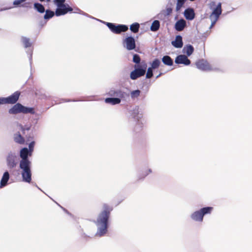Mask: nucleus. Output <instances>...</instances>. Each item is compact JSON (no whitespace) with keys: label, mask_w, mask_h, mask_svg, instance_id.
<instances>
[{"label":"nucleus","mask_w":252,"mask_h":252,"mask_svg":"<svg viewBox=\"0 0 252 252\" xmlns=\"http://www.w3.org/2000/svg\"><path fill=\"white\" fill-rule=\"evenodd\" d=\"M6 104L5 98H0V104Z\"/></svg>","instance_id":"obj_35"},{"label":"nucleus","mask_w":252,"mask_h":252,"mask_svg":"<svg viewBox=\"0 0 252 252\" xmlns=\"http://www.w3.org/2000/svg\"><path fill=\"white\" fill-rule=\"evenodd\" d=\"M186 26V21L184 20H180L175 24V28L178 31H182Z\"/></svg>","instance_id":"obj_18"},{"label":"nucleus","mask_w":252,"mask_h":252,"mask_svg":"<svg viewBox=\"0 0 252 252\" xmlns=\"http://www.w3.org/2000/svg\"><path fill=\"white\" fill-rule=\"evenodd\" d=\"M34 9L36 10L39 13H44L45 11V8L44 6L40 3H36L34 5Z\"/></svg>","instance_id":"obj_24"},{"label":"nucleus","mask_w":252,"mask_h":252,"mask_svg":"<svg viewBox=\"0 0 252 252\" xmlns=\"http://www.w3.org/2000/svg\"><path fill=\"white\" fill-rule=\"evenodd\" d=\"M9 179V174L8 171H5L0 181V187H4L6 185L7 182Z\"/></svg>","instance_id":"obj_17"},{"label":"nucleus","mask_w":252,"mask_h":252,"mask_svg":"<svg viewBox=\"0 0 252 252\" xmlns=\"http://www.w3.org/2000/svg\"><path fill=\"white\" fill-rule=\"evenodd\" d=\"M55 13L53 11L51 10H47L46 11L45 14L44 16V18L45 20H49L52 17H53Z\"/></svg>","instance_id":"obj_26"},{"label":"nucleus","mask_w":252,"mask_h":252,"mask_svg":"<svg viewBox=\"0 0 252 252\" xmlns=\"http://www.w3.org/2000/svg\"><path fill=\"white\" fill-rule=\"evenodd\" d=\"M142 68H135L130 73V77L132 80H135L138 78L143 76L146 72L147 64L144 63L141 65Z\"/></svg>","instance_id":"obj_8"},{"label":"nucleus","mask_w":252,"mask_h":252,"mask_svg":"<svg viewBox=\"0 0 252 252\" xmlns=\"http://www.w3.org/2000/svg\"><path fill=\"white\" fill-rule=\"evenodd\" d=\"M19 127L23 133H24V131H25V130H28L30 128V127H28L27 128H25L22 125H20Z\"/></svg>","instance_id":"obj_34"},{"label":"nucleus","mask_w":252,"mask_h":252,"mask_svg":"<svg viewBox=\"0 0 252 252\" xmlns=\"http://www.w3.org/2000/svg\"><path fill=\"white\" fill-rule=\"evenodd\" d=\"M20 93L19 92H16L11 95L5 98L6 104H14L19 99Z\"/></svg>","instance_id":"obj_12"},{"label":"nucleus","mask_w":252,"mask_h":252,"mask_svg":"<svg viewBox=\"0 0 252 252\" xmlns=\"http://www.w3.org/2000/svg\"><path fill=\"white\" fill-rule=\"evenodd\" d=\"M8 113L14 115L19 113L34 114L35 111L32 107H27L23 106L21 103H17L9 109Z\"/></svg>","instance_id":"obj_3"},{"label":"nucleus","mask_w":252,"mask_h":252,"mask_svg":"<svg viewBox=\"0 0 252 252\" xmlns=\"http://www.w3.org/2000/svg\"><path fill=\"white\" fill-rule=\"evenodd\" d=\"M6 163L9 169L15 168L17 164L16 156L12 154H9L6 158Z\"/></svg>","instance_id":"obj_10"},{"label":"nucleus","mask_w":252,"mask_h":252,"mask_svg":"<svg viewBox=\"0 0 252 252\" xmlns=\"http://www.w3.org/2000/svg\"><path fill=\"white\" fill-rule=\"evenodd\" d=\"M197 68L200 70L205 71H209L213 70L212 65L206 60L203 59L198 60L195 62Z\"/></svg>","instance_id":"obj_6"},{"label":"nucleus","mask_w":252,"mask_h":252,"mask_svg":"<svg viewBox=\"0 0 252 252\" xmlns=\"http://www.w3.org/2000/svg\"><path fill=\"white\" fill-rule=\"evenodd\" d=\"M40 0V1H44V0Z\"/></svg>","instance_id":"obj_40"},{"label":"nucleus","mask_w":252,"mask_h":252,"mask_svg":"<svg viewBox=\"0 0 252 252\" xmlns=\"http://www.w3.org/2000/svg\"><path fill=\"white\" fill-rule=\"evenodd\" d=\"M113 208L107 203L102 205V210L98 215L95 223L98 226L97 234L103 236L107 231L108 220Z\"/></svg>","instance_id":"obj_1"},{"label":"nucleus","mask_w":252,"mask_h":252,"mask_svg":"<svg viewBox=\"0 0 252 252\" xmlns=\"http://www.w3.org/2000/svg\"><path fill=\"white\" fill-rule=\"evenodd\" d=\"M184 53H185L188 56H190L194 51V48L191 45H186L184 48Z\"/></svg>","instance_id":"obj_22"},{"label":"nucleus","mask_w":252,"mask_h":252,"mask_svg":"<svg viewBox=\"0 0 252 252\" xmlns=\"http://www.w3.org/2000/svg\"><path fill=\"white\" fill-rule=\"evenodd\" d=\"M22 41L25 48L30 47L32 46V43L30 42L29 38L23 37L22 38Z\"/></svg>","instance_id":"obj_25"},{"label":"nucleus","mask_w":252,"mask_h":252,"mask_svg":"<svg viewBox=\"0 0 252 252\" xmlns=\"http://www.w3.org/2000/svg\"><path fill=\"white\" fill-rule=\"evenodd\" d=\"M172 44L176 48H181L183 45L182 37L180 35H177L175 40L172 41Z\"/></svg>","instance_id":"obj_16"},{"label":"nucleus","mask_w":252,"mask_h":252,"mask_svg":"<svg viewBox=\"0 0 252 252\" xmlns=\"http://www.w3.org/2000/svg\"><path fill=\"white\" fill-rule=\"evenodd\" d=\"M194 12L192 8H188L184 11V16L186 18L189 20H191L194 18Z\"/></svg>","instance_id":"obj_15"},{"label":"nucleus","mask_w":252,"mask_h":252,"mask_svg":"<svg viewBox=\"0 0 252 252\" xmlns=\"http://www.w3.org/2000/svg\"><path fill=\"white\" fill-rule=\"evenodd\" d=\"M159 26H160V23H159V22L158 21V20H155L151 26V31H157L158 30L159 28Z\"/></svg>","instance_id":"obj_23"},{"label":"nucleus","mask_w":252,"mask_h":252,"mask_svg":"<svg viewBox=\"0 0 252 252\" xmlns=\"http://www.w3.org/2000/svg\"><path fill=\"white\" fill-rule=\"evenodd\" d=\"M139 28V24L138 23H134L130 26L131 32H138Z\"/></svg>","instance_id":"obj_29"},{"label":"nucleus","mask_w":252,"mask_h":252,"mask_svg":"<svg viewBox=\"0 0 252 252\" xmlns=\"http://www.w3.org/2000/svg\"><path fill=\"white\" fill-rule=\"evenodd\" d=\"M29 150L24 148L20 151V156L21 160L19 167L22 170L21 175L24 182L30 183L32 181L31 162L28 158Z\"/></svg>","instance_id":"obj_2"},{"label":"nucleus","mask_w":252,"mask_h":252,"mask_svg":"<svg viewBox=\"0 0 252 252\" xmlns=\"http://www.w3.org/2000/svg\"><path fill=\"white\" fill-rule=\"evenodd\" d=\"M141 59L140 56L137 54H134L133 57V62L136 63H140Z\"/></svg>","instance_id":"obj_31"},{"label":"nucleus","mask_w":252,"mask_h":252,"mask_svg":"<svg viewBox=\"0 0 252 252\" xmlns=\"http://www.w3.org/2000/svg\"><path fill=\"white\" fill-rule=\"evenodd\" d=\"M109 94L111 96H116V98H124L125 96V93L121 90H111L109 92Z\"/></svg>","instance_id":"obj_14"},{"label":"nucleus","mask_w":252,"mask_h":252,"mask_svg":"<svg viewBox=\"0 0 252 252\" xmlns=\"http://www.w3.org/2000/svg\"><path fill=\"white\" fill-rule=\"evenodd\" d=\"M213 210L212 207H207L201 208L199 210L195 211L190 216L192 220L196 221L202 222L204 216L211 213Z\"/></svg>","instance_id":"obj_4"},{"label":"nucleus","mask_w":252,"mask_h":252,"mask_svg":"<svg viewBox=\"0 0 252 252\" xmlns=\"http://www.w3.org/2000/svg\"><path fill=\"white\" fill-rule=\"evenodd\" d=\"M126 48L129 50H133L135 48V42L134 38L132 37H128L126 39Z\"/></svg>","instance_id":"obj_13"},{"label":"nucleus","mask_w":252,"mask_h":252,"mask_svg":"<svg viewBox=\"0 0 252 252\" xmlns=\"http://www.w3.org/2000/svg\"><path fill=\"white\" fill-rule=\"evenodd\" d=\"M65 0H55V3L58 6L56 10V15L57 16L64 15L69 11H72V8L68 4H64Z\"/></svg>","instance_id":"obj_5"},{"label":"nucleus","mask_w":252,"mask_h":252,"mask_svg":"<svg viewBox=\"0 0 252 252\" xmlns=\"http://www.w3.org/2000/svg\"><path fill=\"white\" fill-rule=\"evenodd\" d=\"M175 62L177 64H183L188 65L190 63V61L185 55H178L175 59Z\"/></svg>","instance_id":"obj_11"},{"label":"nucleus","mask_w":252,"mask_h":252,"mask_svg":"<svg viewBox=\"0 0 252 252\" xmlns=\"http://www.w3.org/2000/svg\"><path fill=\"white\" fill-rule=\"evenodd\" d=\"M26 0H15L13 2V4L15 5H18Z\"/></svg>","instance_id":"obj_33"},{"label":"nucleus","mask_w":252,"mask_h":252,"mask_svg":"<svg viewBox=\"0 0 252 252\" xmlns=\"http://www.w3.org/2000/svg\"><path fill=\"white\" fill-rule=\"evenodd\" d=\"M221 3L219 2L217 7L214 8L210 15V18L212 22L211 27L213 26L218 21L220 15L221 14Z\"/></svg>","instance_id":"obj_7"},{"label":"nucleus","mask_w":252,"mask_h":252,"mask_svg":"<svg viewBox=\"0 0 252 252\" xmlns=\"http://www.w3.org/2000/svg\"><path fill=\"white\" fill-rule=\"evenodd\" d=\"M163 63L168 66H172L173 64V60L169 56H164L162 58Z\"/></svg>","instance_id":"obj_19"},{"label":"nucleus","mask_w":252,"mask_h":252,"mask_svg":"<svg viewBox=\"0 0 252 252\" xmlns=\"http://www.w3.org/2000/svg\"><path fill=\"white\" fill-rule=\"evenodd\" d=\"M160 64V62L158 59H155L151 63V68L152 69L158 68Z\"/></svg>","instance_id":"obj_27"},{"label":"nucleus","mask_w":252,"mask_h":252,"mask_svg":"<svg viewBox=\"0 0 252 252\" xmlns=\"http://www.w3.org/2000/svg\"><path fill=\"white\" fill-rule=\"evenodd\" d=\"M153 75V69L151 67H149L148 69L147 72L146 73V78H151Z\"/></svg>","instance_id":"obj_32"},{"label":"nucleus","mask_w":252,"mask_h":252,"mask_svg":"<svg viewBox=\"0 0 252 252\" xmlns=\"http://www.w3.org/2000/svg\"><path fill=\"white\" fill-rule=\"evenodd\" d=\"M167 14H169L172 12V9L171 8H168L167 9Z\"/></svg>","instance_id":"obj_37"},{"label":"nucleus","mask_w":252,"mask_h":252,"mask_svg":"<svg viewBox=\"0 0 252 252\" xmlns=\"http://www.w3.org/2000/svg\"><path fill=\"white\" fill-rule=\"evenodd\" d=\"M100 21L106 24L111 32H126L128 29V27L125 25H116L111 23Z\"/></svg>","instance_id":"obj_9"},{"label":"nucleus","mask_w":252,"mask_h":252,"mask_svg":"<svg viewBox=\"0 0 252 252\" xmlns=\"http://www.w3.org/2000/svg\"><path fill=\"white\" fill-rule=\"evenodd\" d=\"M47 1H50V0H47Z\"/></svg>","instance_id":"obj_41"},{"label":"nucleus","mask_w":252,"mask_h":252,"mask_svg":"<svg viewBox=\"0 0 252 252\" xmlns=\"http://www.w3.org/2000/svg\"><path fill=\"white\" fill-rule=\"evenodd\" d=\"M33 145H34V142H32V143H30V145H29V147H30V148H32V146H33Z\"/></svg>","instance_id":"obj_38"},{"label":"nucleus","mask_w":252,"mask_h":252,"mask_svg":"<svg viewBox=\"0 0 252 252\" xmlns=\"http://www.w3.org/2000/svg\"><path fill=\"white\" fill-rule=\"evenodd\" d=\"M141 91L139 90L133 91L130 93L131 97L132 99L137 98L140 94Z\"/></svg>","instance_id":"obj_30"},{"label":"nucleus","mask_w":252,"mask_h":252,"mask_svg":"<svg viewBox=\"0 0 252 252\" xmlns=\"http://www.w3.org/2000/svg\"><path fill=\"white\" fill-rule=\"evenodd\" d=\"M186 1V0H177L176 7V10L177 11H178L181 9Z\"/></svg>","instance_id":"obj_28"},{"label":"nucleus","mask_w":252,"mask_h":252,"mask_svg":"<svg viewBox=\"0 0 252 252\" xmlns=\"http://www.w3.org/2000/svg\"><path fill=\"white\" fill-rule=\"evenodd\" d=\"M162 74V73H160L158 75V76H157V77H156V78H158V77H159L160 76H161Z\"/></svg>","instance_id":"obj_39"},{"label":"nucleus","mask_w":252,"mask_h":252,"mask_svg":"<svg viewBox=\"0 0 252 252\" xmlns=\"http://www.w3.org/2000/svg\"><path fill=\"white\" fill-rule=\"evenodd\" d=\"M105 101L107 103H111L113 105L119 104L121 102L119 98H106Z\"/></svg>","instance_id":"obj_21"},{"label":"nucleus","mask_w":252,"mask_h":252,"mask_svg":"<svg viewBox=\"0 0 252 252\" xmlns=\"http://www.w3.org/2000/svg\"><path fill=\"white\" fill-rule=\"evenodd\" d=\"M14 139L15 142L20 144H23L25 142L24 137L22 136L19 132L16 133L14 135Z\"/></svg>","instance_id":"obj_20"},{"label":"nucleus","mask_w":252,"mask_h":252,"mask_svg":"<svg viewBox=\"0 0 252 252\" xmlns=\"http://www.w3.org/2000/svg\"><path fill=\"white\" fill-rule=\"evenodd\" d=\"M151 172H152L151 170L149 169L148 172H146L145 174H144V177L146 176L147 175H148Z\"/></svg>","instance_id":"obj_36"}]
</instances>
